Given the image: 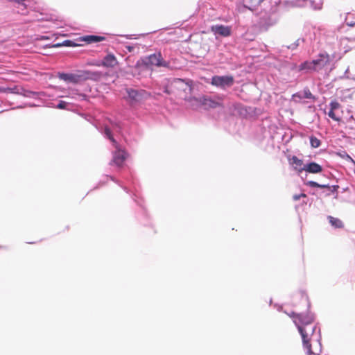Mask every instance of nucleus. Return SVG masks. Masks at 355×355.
Returning <instances> with one entry per match:
<instances>
[{
	"mask_svg": "<svg viewBox=\"0 0 355 355\" xmlns=\"http://www.w3.org/2000/svg\"><path fill=\"white\" fill-rule=\"evenodd\" d=\"M291 316L297 327L302 336L303 347L309 355H319L322 352L321 336L320 331L316 332V325L313 324V317L309 313L297 314L292 313Z\"/></svg>",
	"mask_w": 355,
	"mask_h": 355,
	"instance_id": "1",
	"label": "nucleus"
},
{
	"mask_svg": "<svg viewBox=\"0 0 355 355\" xmlns=\"http://www.w3.org/2000/svg\"><path fill=\"white\" fill-rule=\"evenodd\" d=\"M192 80L181 78H173L168 80L164 85V92L167 94H179L181 92H186L187 89L191 91Z\"/></svg>",
	"mask_w": 355,
	"mask_h": 355,
	"instance_id": "2",
	"label": "nucleus"
},
{
	"mask_svg": "<svg viewBox=\"0 0 355 355\" xmlns=\"http://www.w3.org/2000/svg\"><path fill=\"white\" fill-rule=\"evenodd\" d=\"M96 73L89 71H82L78 74L60 73L58 78L60 80L72 83H78L82 80L92 79Z\"/></svg>",
	"mask_w": 355,
	"mask_h": 355,
	"instance_id": "3",
	"label": "nucleus"
},
{
	"mask_svg": "<svg viewBox=\"0 0 355 355\" xmlns=\"http://www.w3.org/2000/svg\"><path fill=\"white\" fill-rule=\"evenodd\" d=\"M193 100L205 110L214 109L223 106V98L218 96L212 98L210 96L205 95L200 98H193Z\"/></svg>",
	"mask_w": 355,
	"mask_h": 355,
	"instance_id": "4",
	"label": "nucleus"
},
{
	"mask_svg": "<svg viewBox=\"0 0 355 355\" xmlns=\"http://www.w3.org/2000/svg\"><path fill=\"white\" fill-rule=\"evenodd\" d=\"M144 64L146 66H156L168 67L169 63L166 62L160 52L153 53L146 58Z\"/></svg>",
	"mask_w": 355,
	"mask_h": 355,
	"instance_id": "5",
	"label": "nucleus"
},
{
	"mask_svg": "<svg viewBox=\"0 0 355 355\" xmlns=\"http://www.w3.org/2000/svg\"><path fill=\"white\" fill-rule=\"evenodd\" d=\"M126 93L128 94V98L131 102H139L150 96V94L144 89L137 90L132 88H127Z\"/></svg>",
	"mask_w": 355,
	"mask_h": 355,
	"instance_id": "6",
	"label": "nucleus"
},
{
	"mask_svg": "<svg viewBox=\"0 0 355 355\" xmlns=\"http://www.w3.org/2000/svg\"><path fill=\"white\" fill-rule=\"evenodd\" d=\"M234 82V80L232 76H214L211 78V84L224 89L226 87H231Z\"/></svg>",
	"mask_w": 355,
	"mask_h": 355,
	"instance_id": "7",
	"label": "nucleus"
},
{
	"mask_svg": "<svg viewBox=\"0 0 355 355\" xmlns=\"http://www.w3.org/2000/svg\"><path fill=\"white\" fill-rule=\"evenodd\" d=\"M341 105L337 101L330 103V110L328 112V116L336 121H340L342 118Z\"/></svg>",
	"mask_w": 355,
	"mask_h": 355,
	"instance_id": "8",
	"label": "nucleus"
},
{
	"mask_svg": "<svg viewBox=\"0 0 355 355\" xmlns=\"http://www.w3.org/2000/svg\"><path fill=\"white\" fill-rule=\"evenodd\" d=\"M287 158L289 164L293 167L295 172L300 174L304 171L305 164L302 159L298 158L295 155H288Z\"/></svg>",
	"mask_w": 355,
	"mask_h": 355,
	"instance_id": "9",
	"label": "nucleus"
},
{
	"mask_svg": "<svg viewBox=\"0 0 355 355\" xmlns=\"http://www.w3.org/2000/svg\"><path fill=\"white\" fill-rule=\"evenodd\" d=\"M113 153L112 162L118 166H121L127 157V153L118 144V148Z\"/></svg>",
	"mask_w": 355,
	"mask_h": 355,
	"instance_id": "10",
	"label": "nucleus"
},
{
	"mask_svg": "<svg viewBox=\"0 0 355 355\" xmlns=\"http://www.w3.org/2000/svg\"><path fill=\"white\" fill-rule=\"evenodd\" d=\"M314 67V71H318L326 67L329 62V56L328 54H320L318 59L312 60Z\"/></svg>",
	"mask_w": 355,
	"mask_h": 355,
	"instance_id": "11",
	"label": "nucleus"
},
{
	"mask_svg": "<svg viewBox=\"0 0 355 355\" xmlns=\"http://www.w3.org/2000/svg\"><path fill=\"white\" fill-rule=\"evenodd\" d=\"M211 31L216 35H219L223 37H228L232 33L231 27L224 25L212 26L211 27Z\"/></svg>",
	"mask_w": 355,
	"mask_h": 355,
	"instance_id": "12",
	"label": "nucleus"
},
{
	"mask_svg": "<svg viewBox=\"0 0 355 355\" xmlns=\"http://www.w3.org/2000/svg\"><path fill=\"white\" fill-rule=\"evenodd\" d=\"M119 62L114 54L109 53H107L102 60V66L107 68H114L116 67Z\"/></svg>",
	"mask_w": 355,
	"mask_h": 355,
	"instance_id": "13",
	"label": "nucleus"
},
{
	"mask_svg": "<svg viewBox=\"0 0 355 355\" xmlns=\"http://www.w3.org/2000/svg\"><path fill=\"white\" fill-rule=\"evenodd\" d=\"M304 171L309 173H320L322 171V167L316 162H312L305 164Z\"/></svg>",
	"mask_w": 355,
	"mask_h": 355,
	"instance_id": "14",
	"label": "nucleus"
},
{
	"mask_svg": "<svg viewBox=\"0 0 355 355\" xmlns=\"http://www.w3.org/2000/svg\"><path fill=\"white\" fill-rule=\"evenodd\" d=\"M105 40V37L96 35H87L80 37V40L87 42V44L96 43Z\"/></svg>",
	"mask_w": 355,
	"mask_h": 355,
	"instance_id": "15",
	"label": "nucleus"
},
{
	"mask_svg": "<svg viewBox=\"0 0 355 355\" xmlns=\"http://www.w3.org/2000/svg\"><path fill=\"white\" fill-rule=\"evenodd\" d=\"M328 220L331 225L334 227L335 228H343L344 227V224L342 222V220L338 218L329 216Z\"/></svg>",
	"mask_w": 355,
	"mask_h": 355,
	"instance_id": "16",
	"label": "nucleus"
},
{
	"mask_svg": "<svg viewBox=\"0 0 355 355\" xmlns=\"http://www.w3.org/2000/svg\"><path fill=\"white\" fill-rule=\"evenodd\" d=\"M264 0H243L245 6L250 10H253L255 7L259 6Z\"/></svg>",
	"mask_w": 355,
	"mask_h": 355,
	"instance_id": "17",
	"label": "nucleus"
},
{
	"mask_svg": "<svg viewBox=\"0 0 355 355\" xmlns=\"http://www.w3.org/2000/svg\"><path fill=\"white\" fill-rule=\"evenodd\" d=\"M299 70L300 71H303V70H306V71L313 70V71H314V67H313V62L312 61H305V62H302L299 66Z\"/></svg>",
	"mask_w": 355,
	"mask_h": 355,
	"instance_id": "18",
	"label": "nucleus"
},
{
	"mask_svg": "<svg viewBox=\"0 0 355 355\" xmlns=\"http://www.w3.org/2000/svg\"><path fill=\"white\" fill-rule=\"evenodd\" d=\"M105 134L109 138V139L112 142L114 148H118V143L112 137L111 130L109 128L106 127L105 128Z\"/></svg>",
	"mask_w": 355,
	"mask_h": 355,
	"instance_id": "19",
	"label": "nucleus"
},
{
	"mask_svg": "<svg viewBox=\"0 0 355 355\" xmlns=\"http://www.w3.org/2000/svg\"><path fill=\"white\" fill-rule=\"evenodd\" d=\"M306 185L311 187H317V188H327L329 189H331V187L327 184H320L318 182L315 181H309L306 183Z\"/></svg>",
	"mask_w": 355,
	"mask_h": 355,
	"instance_id": "20",
	"label": "nucleus"
},
{
	"mask_svg": "<svg viewBox=\"0 0 355 355\" xmlns=\"http://www.w3.org/2000/svg\"><path fill=\"white\" fill-rule=\"evenodd\" d=\"M310 144L313 148H318L320 146V140L314 136L310 137Z\"/></svg>",
	"mask_w": 355,
	"mask_h": 355,
	"instance_id": "21",
	"label": "nucleus"
},
{
	"mask_svg": "<svg viewBox=\"0 0 355 355\" xmlns=\"http://www.w3.org/2000/svg\"><path fill=\"white\" fill-rule=\"evenodd\" d=\"M63 45L64 46H77V44H76L73 42L71 41V40H66L63 43ZM62 46V44H56L55 45H53L54 47H59V46Z\"/></svg>",
	"mask_w": 355,
	"mask_h": 355,
	"instance_id": "22",
	"label": "nucleus"
},
{
	"mask_svg": "<svg viewBox=\"0 0 355 355\" xmlns=\"http://www.w3.org/2000/svg\"><path fill=\"white\" fill-rule=\"evenodd\" d=\"M0 92H13V93H20L19 91V89L15 87L12 89H10V88H0Z\"/></svg>",
	"mask_w": 355,
	"mask_h": 355,
	"instance_id": "23",
	"label": "nucleus"
},
{
	"mask_svg": "<svg viewBox=\"0 0 355 355\" xmlns=\"http://www.w3.org/2000/svg\"><path fill=\"white\" fill-rule=\"evenodd\" d=\"M304 97L306 98H314L313 94H311V92H310V90L309 89H304Z\"/></svg>",
	"mask_w": 355,
	"mask_h": 355,
	"instance_id": "24",
	"label": "nucleus"
},
{
	"mask_svg": "<svg viewBox=\"0 0 355 355\" xmlns=\"http://www.w3.org/2000/svg\"><path fill=\"white\" fill-rule=\"evenodd\" d=\"M302 197L303 198H306V195L305 193H300V194H298V195H294L293 196V199L295 200V201H297V200H299Z\"/></svg>",
	"mask_w": 355,
	"mask_h": 355,
	"instance_id": "25",
	"label": "nucleus"
},
{
	"mask_svg": "<svg viewBox=\"0 0 355 355\" xmlns=\"http://www.w3.org/2000/svg\"><path fill=\"white\" fill-rule=\"evenodd\" d=\"M67 106V103L65 101H61L57 105L58 109H65Z\"/></svg>",
	"mask_w": 355,
	"mask_h": 355,
	"instance_id": "26",
	"label": "nucleus"
},
{
	"mask_svg": "<svg viewBox=\"0 0 355 355\" xmlns=\"http://www.w3.org/2000/svg\"><path fill=\"white\" fill-rule=\"evenodd\" d=\"M343 157H345L347 160H349V161L352 162V163H354V161L353 160V159L347 154H345V156H343Z\"/></svg>",
	"mask_w": 355,
	"mask_h": 355,
	"instance_id": "27",
	"label": "nucleus"
},
{
	"mask_svg": "<svg viewBox=\"0 0 355 355\" xmlns=\"http://www.w3.org/2000/svg\"><path fill=\"white\" fill-rule=\"evenodd\" d=\"M347 25L350 27L355 28V22H347Z\"/></svg>",
	"mask_w": 355,
	"mask_h": 355,
	"instance_id": "28",
	"label": "nucleus"
},
{
	"mask_svg": "<svg viewBox=\"0 0 355 355\" xmlns=\"http://www.w3.org/2000/svg\"><path fill=\"white\" fill-rule=\"evenodd\" d=\"M333 187V189H332V191L334 192V191H336V188H337V187H338V186H336H336H334V187Z\"/></svg>",
	"mask_w": 355,
	"mask_h": 355,
	"instance_id": "29",
	"label": "nucleus"
}]
</instances>
